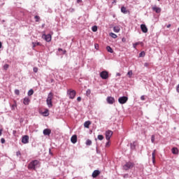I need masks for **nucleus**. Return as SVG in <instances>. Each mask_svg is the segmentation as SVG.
Masks as SVG:
<instances>
[{"mask_svg":"<svg viewBox=\"0 0 179 179\" xmlns=\"http://www.w3.org/2000/svg\"><path fill=\"white\" fill-rule=\"evenodd\" d=\"M52 97H54V94H52V92H50L46 99V103L49 108H51V107H52Z\"/></svg>","mask_w":179,"mask_h":179,"instance_id":"1","label":"nucleus"},{"mask_svg":"<svg viewBox=\"0 0 179 179\" xmlns=\"http://www.w3.org/2000/svg\"><path fill=\"white\" fill-rule=\"evenodd\" d=\"M40 163L38 160H34L29 163L28 165V169L30 170H36V166H37Z\"/></svg>","mask_w":179,"mask_h":179,"instance_id":"2","label":"nucleus"},{"mask_svg":"<svg viewBox=\"0 0 179 179\" xmlns=\"http://www.w3.org/2000/svg\"><path fill=\"white\" fill-rule=\"evenodd\" d=\"M134 166L135 164L131 162H127L124 166H123V170H125L126 171L129 170L130 169L134 168Z\"/></svg>","mask_w":179,"mask_h":179,"instance_id":"3","label":"nucleus"},{"mask_svg":"<svg viewBox=\"0 0 179 179\" xmlns=\"http://www.w3.org/2000/svg\"><path fill=\"white\" fill-rule=\"evenodd\" d=\"M67 94L71 99H75V96H76V91L73 90H67Z\"/></svg>","mask_w":179,"mask_h":179,"instance_id":"4","label":"nucleus"},{"mask_svg":"<svg viewBox=\"0 0 179 179\" xmlns=\"http://www.w3.org/2000/svg\"><path fill=\"white\" fill-rule=\"evenodd\" d=\"M118 101L120 104H125L128 101V98L127 96H120L118 99Z\"/></svg>","mask_w":179,"mask_h":179,"instance_id":"5","label":"nucleus"},{"mask_svg":"<svg viewBox=\"0 0 179 179\" xmlns=\"http://www.w3.org/2000/svg\"><path fill=\"white\" fill-rule=\"evenodd\" d=\"M111 136H113V131L108 130L106 132V141H110L111 138Z\"/></svg>","mask_w":179,"mask_h":179,"instance_id":"6","label":"nucleus"},{"mask_svg":"<svg viewBox=\"0 0 179 179\" xmlns=\"http://www.w3.org/2000/svg\"><path fill=\"white\" fill-rule=\"evenodd\" d=\"M100 76L102 79H108V72L106 71L100 73Z\"/></svg>","mask_w":179,"mask_h":179,"instance_id":"7","label":"nucleus"},{"mask_svg":"<svg viewBox=\"0 0 179 179\" xmlns=\"http://www.w3.org/2000/svg\"><path fill=\"white\" fill-rule=\"evenodd\" d=\"M106 101L108 104H114V103H115V99L113 96H108Z\"/></svg>","mask_w":179,"mask_h":179,"instance_id":"8","label":"nucleus"},{"mask_svg":"<svg viewBox=\"0 0 179 179\" xmlns=\"http://www.w3.org/2000/svg\"><path fill=\"white\" fill-rule=\"evenodd\" d=\"M22 143L26 145V143H29V136L25 135L22 138Z\"/></svg>","mask_w":179,"mask_h":179,"instance_id":"9","label":"nucleus"},{"mask_svg":"<svg viewBox=\"0 0 179 179\" xmlns=\"http://www.w3.org/2000/svg\"><path fill=\"white\" fill-rule=\"evenodd\" d=\"M43 37H44V40H45L48 43H50V41H51L52 38H51V34H43Z\"/></svg>","mask_w":179,"mask_h":179,"instance_id":"10","label":"nucleus"},{"mask_svg":"<svg viewBox=\"0 0 179 179\" xmlns=\"http://www.w3.org/2000/svg\"><path fill=\"white\" fill-rule=\"evenodd\" d=\"M99 176H100V171H99V170L94 171L92 174V177L93 178H96V177H99Z\"/></svg>","mask_w":179,"mask_h":179,"instance_id":"11","label":"nucleus"},{"mask_svg":"<svg viewBox=\"0 0 179 179\" xmlns=\"http://www.w3.org/2000/svg\"><path fill=\"white\" fill-rule=\"evenodd\" d=\"M152 10L155 12L156 13H160L162 12V8L160 7H157L156 6H154L152 8Z\"/></svg>","mask_w":179,"mask_h":179,"instance_id":"12","label":"nucleus"},{"mask_svg":"<svg viewBox=\"0 0 179 179\" xmlns=\"http://www.w3.org/2000/svg\"><path fill=\"white\" fill-rule=\"evenodd\" d=\"M141 29L143 31V33L148 32V27H146V24H141Z\"/></svg>","mask_w":179,"mask_h":179,"instance_id":"13","label":"nucleus"},{"mask_svg":"<svg viewBox=\"0 0 179 179\" xmlns=\"http://www.w3.org/2000/svg\"><path fill=\"white\" fill-rule=\"evenodd\" d=\"M43 135L50 136V135H51V129H45L43 130Z\"/></svg>","mask_w":179,"mask_h":179,"instance_id":"14","label":"nucleus"},{"mask_svg":"<svg viewBox=\"0 0 179 179\" xmlns=\"http://www.w3.org/2000/svg\"><path fill=\"white\" fill-rule=\"evenodd\" d=\"M71 141L72 143H76L78 142V136L73 135L71 138Z\"/></svg>","mask_w":179,"mask_h":179,"instance_id":"15","label":"nucleus"},{"mask_svg":"<svg viewBox=\"0 0 179 179\" xmlns=\"http://www.w3.org/2000/svg\"><path fill=\"white\" fill-rule=\"evenodd\" d=\"M152 163L153 164H155L156 163V150H153L152 153Z\"/></svg>","mask_w":179,"mask_h":179,"instance_id":"16","label":"nucleus"},{"mask_svg":"<svg viewBox=\"0 0 179 179\" xmlns=\"http://www.w3.org/2000/svg\"><path fill=\"white\" fill-rule=\"evenodd\" d=\"M29 103L30 99H29V97L24 98L23 104H24V106H29Z\"/></svg>","mask_w":179,"mask_h":179,"instance_id":"17","label":"nucleus"},{"mask_svg":"<svg viewBox=\"0 0 179 179\" xmlns=\"http://www.w3.org/2000/svg\"><path fill=\"white\" fill-rule=\"evenodd\" d=\"M172 153L173 155H178V148H172Z\"/></svg>","mask_w":179,"mask_h":179,"instance_id":"18","label":"nucleus"},{"mask_svg":"<svg viewBox=\"0 0 179 179\" xmlns=\"http://www.w3.org/2000/svg\"><path fill=\"white\" fill-rule=\"evenodd\" d=\"M91 124H92V122L90 121H86L84 123L85 128H89V127L90 126Z\"/></svg>","mask_w":179,"mask_h":179,"instance_id":"19","label":"nucleus"},{"mask_svg":"<svg viewBox=\"0 0 179 179\" xmlns=\"http://www.w3.org/2000/svg\"><path fill=\"white\" fill-rule=\"evenodd\" d=\"M121 29H120V27H113V31H115V33H120V31Z\"/></svg>","mask_w":179,"mask_h":179,"instance_id":"20","label":"nucleus"},{"mask_svg":"<svg viewBox=\"0 0 179 179\" xmlns=\"http://www.w3.org/2000/svg\"><path fill=\"white\" fill-rule=\"evenodd\" d=\"M32 48L33 50H34V48L36 46V45H41V43H36V42H32Z\"/></svg>","mask_w":179,"mask_h":179,"instance_id":"21","label":"nucleus"},{"mask_svg":"<svg viewBox=\"0 0 179 179\" xmlns=\"http://www.w3.org/2000/svg\"><path fill=\"white\" fill-rule=\"evenodd\" d=\"M121 12H122V13H124V14L128 13V10H127V8H125V7H124V6H122V7L121 8Z\"/></svg>","mask_w":179,"mask_h":179,"instance_id":"22","label":"nucleus"},{"mask_svg":"<svg viewBox=\"0 0 179 179\" xmlns=\"http://www.w3.org/2000/svg\"><path fill=\"white\" fill-rule=\"evenodd\" d=\"M106 50L108 52H110V54H113V52H114V50H113V48L110 46H107Z\"/></svg>","mask_w":179,"mask_h":179,"instance_id":"23","label":"nucleus"},{"mask_svg":"<svg viewBox=\"0 0 179 179\" xmlns=\"http://www.w3.org/2000/svg\"><path fill=\"white\" fill-rule=\"evenodd\" d=\"M146 55V53H145V51H142L139 53V57L142 58L143 57H145Z\"/></svg>","mask_w":179,"mask_h":179,"instance_id":"24","label":"nucleus"},{"mask_svg":"<svg viewBox=\"0 0 179 179\" xmlns=\"http://www.w3.org/2000/svg\"><path fill=\"white\" fill-rule=\"evenodd\" d=\"M34 94V91L33 90H30L28 91V96H33V94Z\"/></svg>","mask_w":179,"mask_h":179,"instance_id":"25","label":"nucleus"},{"mask_svg":"<svg viewBox=\"0 0 179 179\" xmlns=\"http://www.w3.org/2000/svg\"><path fill=\"white\" fill-rule=\"evenodd\" d=\"M85 145H87V146H90L92 145V140H87Z\"/></svg>","mask_w":179,"mask_h":179,"instance_id":"26","label":"nucleus"},{"mask_svg":"<svg viewBox=\"0 0 179 179\" xmlns=\"http://www.w3.org/2000/svg\"><path fill=\"white\" fill-rule=\"evenodd\" d=\"M130 146H131V149L132 150H135V148H136V145H135V143H131Z\"/></svg>","mask_w":179,"mask_h":179,"instance_id":"27","label":"nucleus"},{"mask_svg":"<svg viewBox=\"0 0 179 179\" xmlns=\"http://www.w3.org/2000/svg\"><path fill=\"white\" fill-rule=\"evenodd\" d=\"M110 37H112V38H117V34H114V33H110Z\"/></svg>","mask_w":179,"mask_h":179,"instance_id":"28","label":"nucleus"},{"mask_svg":"<svg viewBox=\"0 0 179 179\" xmlns=\"http://www.w3.org/2000/svg\"><path fill=\"white\" fill-rule=\"evenodd\" d=\"M34 19H35V22H40V16L35 15Z\"/></svg>","mask_w":179,"mask_h":179,"instance_id":"29","label":"nucleus"},{"mask_svg":"<svg viewBox=\"0 0 179 179\" xmlns=\"http://www.w3.org/2000/svg\"><path fill=\"white\" fill-rule=\"evenodd\" d=\"M97 138L99 141H103V139H104V136H103V135H98Z\"/></svg>","mask_w":179,"mask_h":179,"instance_id":"30","label":"nucleus"},{"mask_svg":"<svg viewBox=\"0 0 179 179\" xmlns=\"http://www.w3.org/2000/svg\"><path fill=\"white\" fill-rule=\"evenodd\" d=\"M90 93H92V91L90 90H87V92H86V95L87 96H90Z\"/></svg>","mask_w":179,"mask_h":179,"instance_id":"31","label":"nucleus"},{"mask_svg":"<svg viewBox=\"0 0 179 179\" xmlns=\"http://www.w3.org/2000/svg\"><path fill=\"white\" fill-rule=\"evenodd\" d=\"M155 135H152L151 136V142H152V143H155Z\"/></svg>","mask_w":179,"mask_h":179,"instance_id":"32","label":"nucleus"},{"mask_svg":"<svg viewBox=\"0 0 179 179\" xmlns=\"http://www.w3.org/2000/svg\"><path fill=\"white\" fill-rule=\"evenodd\" d=\"M33 71L35 73H37L38 72V68L37 67H34Z\"/></svg>","mask_w":179,"mask_h":179,"instance_id":"33","label":"nucleus"},{"mask_svg":"<svg viewBox=\"0 0 179 179\" xmlns=\"http://www.w3.org/2000/svg\"><path fill=\"white\" fill-rule=\"evenodd\" d=\"M16 156H17V157H20L22 156V153L20 152V151H17L16 152Z\"/></svg>","mask_w":179,"mask_h":179,"instance_id":"34","label":"nucleus"},{"mask_svg":"<svg viewBox=\"0 0 179 179\" xmlns=\"http://www.w3.org/2000/svg\"><path fill=\"white\" fill-rule=\"evenodd\" d=\"M92 31H97V26H94L92 28Z\"/></svg>","mask_w":179,"mask_h":179,"instance_id":"35","label":"nucleus"},{"mask_svg":"<svg viewBox=\"0 0 179 179\" xmlns=\"http://www.w3.org/2000/svg\"><path fill=\"white\" fill-rule=\"evenodd\" d=\"M15 94H17V96H19V94H20V91H19V90H15Z\"/></svg>","mask_w":179,"mask_h":179,"instance_id":"36","label":"nucleus"},{"mask_svg":"<svg viewBox=\"0 0 179 179\" xmlns=\"http://www.w3.org/2000/svg\"><path fill=\"white\" fill-rule=\"evenodd\" d=\"M16 107H17L16 103L13 104L11 106V110H15V108H16Z\"/></svg>","mask_w":179,"mask_h":179,"instance_id":"37","label":"nucleus"},{"mask_svg":"<svg viewBox=\"0 0 179 179\" xmlns=\"http://www.w3.org/2000/svg\"><path fill=\"white\" fill-rule=\"evenodd\" d=\"M128 177H129V175L128 173L123 175V178H128Z\"/></svg>","mask_w":179,"mask_h":179,"instance_id":"38","label":"nucleus"},{"mask_svg":"<svg viewBox=\"0 0 179 179\" xmlns=\"http://www.w3.org/2000/svg\"><path fill=\"white\" fill-rule=\"evenodd\" d=\"M136 45H139V43H136L133 44L134 48H136Z\"/></svg>","mask_w":179,"mask_h":179,"instance_id":"39","label":"nucleus"},{"mask_svg":"<svg viewBox=\"0 0 179 179\" xmlns=\"http://www.w3.org/2000/svg\"><path fill=\"white\" fill-rule=\"evenodd\" d=\"M3 68H4V69H8V68H9V64H5L4 66H3Z\"/></svg>","mask_w":179,"mask_h":179,"instance_id":"40","label":"nucleus"},{"mask_svg":"<svg viewBox=\"0 0 179 179\" xmlns=\"http://www.w3.org/2000/svg\"><path fill=\"white\" fill-rule=\"evenodd\" d=\"M108 146H110V141H108V142L106 143V147L108 148Z\"/></svg>","mask_w":179,"mask_h":179,"instance_id":"41","label":"nucleus"},{"mask_svg":"<svg viewBox=\"0 0 179 179\" xmlns=\"http://www.w3.org/2000/svg\"><path fill=\"white\" fill-rule=\"evenodd\" d=\"M127 75H129V76H132V71H129L127 73Z\"/></svg>","mask_w":179,"mask_h":179,"instance_id":"42","label":"nucleus"},{"mask_svg":"<svg viewBox=\"0 0 179 179\" xmlns=\"http://www.w3.org/2000/svg\"><path fill=\"white\" fill-rule=\"evenodd\" d=\"M141 100H142V101H145V96H144V95H142V96H141Z\"/></svg>","mask_w":179,"mask_h":179,"instance_id":"43","label":"nucleus"},{"mask_svg":"<svg viewBox=\"0 0 179 179\" xmlns=\"http://www.w3.org/2000/svg\"><path fill=\"white\" fill-rule=\"evenodd\" d=\"M144 66H145V68H148V67L149 66V63L145 62V63L144 64Z\"/></svg>","mask_w":179,"mask_h":179,"instance_id":"44","label":"nucleus"},{"mask_svg":"<svg viewBox=\"0 0 179 179\" xmlns=\"http://www.w3.org/2000/svg\"><path fill=\"white\" fill-rule=\"evenodd\" d=\"M77 101H82V97L78 96V97L77 98Z\"/></svg>","mask_w":179,"mask_h":179,"instance_id":"45","label":"nucleus"},{"mask_svg":"<svg viewBox=\"0 0 179 179\" xmlns=\"http://www.w3.org/2000/svg\"><path fill=\"white\" fill-rule=\"evenodd\" d=\"M94 47H95L96 50H98L99 49V44L96 43L94 45Z\"/></svg>","mask_w":179,"mask_h":179,"instance_id":"46","label":"nucleus"},{"mask_svg":"<svg viewBox=\"0 0 179 179\" xmlns=\"http://www.w3.org/2000/svg\"><path fill=\"white\" fill-rule=\"evenodd\" d=\"M1 143H5V138H2L1 139Z\"/></svg>","mask_w":179,"mask_h":179,"instance_id":"47","label":"nucleus"},{"mask_svg":"<svg viewBox=\"0 0 179 179\" xmlns=\"http://www.w3.org/2000/svg\"><path fill=\"white\" fill-rule=\"evenodd\" d=\"M176 92H178V93H179V85L176 87Z\"/></svg>","mask_w":179,"mask_h":179,"instance_id":"48","label":"nucleus"},{"mask_svg":"<svg viewBox=\"0 0 179 179\" xmlns=\"http://www.w3.org/2000/svg\"><path fill=\"white\" fill-rule=\"evenodd\" d=\"M166 27H167L168 29L170 28V27H171V24H168V25L166 26Z\"/></svg>","mask_w":179,"mask_h":179,"instance_id":"49","label":"nucleus"},{"mask_svg":"<svg viewBox=\"0 0 179 179\" xmlns=\"http://www.w3.org/2000/svg\"><path fill=\"white\" fill-rule=\"evenodd\" d=\"M82 2V0H77V3H80Z\"/></svg>","mask_w":179,"mask_h":179,"instance_id":"50","label":"nucleus"},{"mask_svg":"<svg viewBox=\"0 0 179 179\" xmlns=\"http://www.w3.org/2000/svg\"><path fill=\"white\" fill-rule=\"evenodd\" d=\"M2 129H0V136H1V135H2Z\"/></svg>","mask_w":179,"mask_h":179,"instance_id":"51","label":"nucleus"},{"mask_svg":"<svg viewBox=\"0 0 179 179\" xmlns=\"http://www.w3.org/2000/svg\"><path fill=\"white\" fill-rule=\"evenodd\" d=\"M0 48H2V43L0 42Z\"/></svg>","mask_w":179,"mask_h":179,"instance_id":"52","label":"nucleus"},{"mask_svg":"<svg viewBox=\"0 0 179 179\" xmlns=\"http://www.w3.org/2000/svg\"><path fill=\"white\" fill-rule=\"evenodd\" d=\"M117 76H121V74L120 73H117Z\"/></svg>","mask_w":179,"mask_h":179,"instance_id":"53","label":"nucleus"},{"mask_svg":"<svg viewBox=\"0 0 179 179\" xmlns=\"http://www.w3.org/2000/svg\"><path fill=\"white\" fill-rule=\"evenodd\" d=\"M58 51H63L62 48H59Z\"/></svg>","mask_w":179,"mask_h":179,"instance_id":"54","label":"nucleus"},{"mask_svg":"<svg viewBox=\"0 0 179 179\" xmlns=\"http://www.w3.org/2000/svg\"><path fill=\"white\" fill-rule=\"evenodd\" d=\"M66 52V50H64V54H65Z\"/></svg>","mask_w":179,"mask_h":179,"instance_id":"55","label":"nucleus"},{"mask_svg":"<svg viewBox=\"0 0 179 179\" xmlns=\"http://www.w3.org/2000/svg\"><path fill=\"white\" fill-rule=\"evenodd\" d=\"M50 155H52V152H51V150H50Z\"/></svg>","mask_w":179,"mask_h":179,"instance_id":"56","label":"nucleus"},{"mask_svg":"<svg viewBox=\"0 0 179 179\" xmlns=\"http://www.w3.org/2000/svg\"><path fill=\"white\" fill-rule=\"evenodd\" d=\"M44 26H45V24H43L42 25V27H44Z\"/></svg>","mask_w":179,"mask_h":179,"instance_id":"57","label":"nucleus"},{"mask_svg":"<svg viewBox=\"0 0 179 179\" xmlns=\"http://www.w3.org/2000/svg\"><path fill=\"white\" fill-rule=\"evenodd\" d=\"M178 31H179V27H178Z\"/></svg>","mask_w":179,"mask_h":179,"instance_id":"58","label":"nucleus"},{"mask_svg":"<svg viewBox=\"0 0 179 179\" xmlns=\"http://www.w3.org/2000/svg\"><path fill=\"white\" fill-rule=\"evenodd\" d=\"M71 11H73V9H72Z\"/></svg>","mask_w":179,"mask_h":179,"instance_id":"59","label":"nucleus"},{"mask_svg":"<svg viewBox=\"0 0 179 179\" xmlns=\"http://www.w3.org/2000/svg\"><path fill=\"white\" fill-rule=\"evenodd\" d=\"M71 11H73V9H72Z\"/></svg>","mask_w":179,"mask_h":179,"instance_id":"60","label":"nucleus"},{"mask_svg":"<svg viewBox=\"0 0 179 179\" xmlns=\"http://www.w3.org/2000/svg\"><path fill=\"white\" fill-rule=\"evenodd\" d=\"M96 152H97V147H96Z\"/></svg>","mask_w":179,"mask_h":179,"instance_id":"61","label":"nucleus"},{"mask_svg":"<svg viewBox=\"0 0 179 179\" xmlns=\"http://www.w3.org/2000/svg\"><path fill=\"white\" fill-rule=\"evenodd\" d=\"M158 1H160V0H158Z\"/></svg>","mask_w":179,"mask_h":179,"instance_id":"62","label":"nucleus"}]
</instances>
